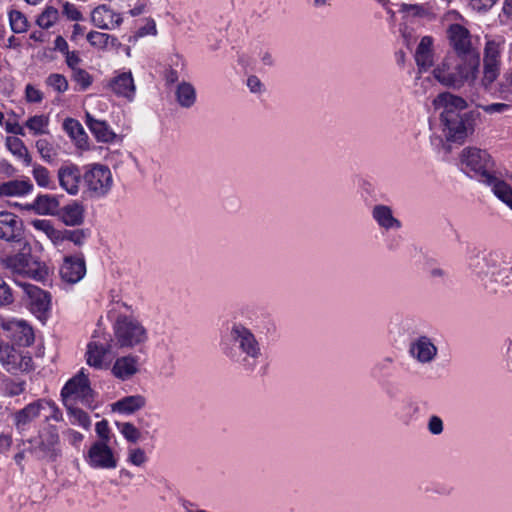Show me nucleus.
Wrapping results in <instances>:
<instances>
[{"instance_id": "nucleus-50", "label": "nucleus", "mask_w": 512, "mask_h": 512, "mask_svg": "<svg viewBox=\"0 0 512 512\" xmlns=\"http://www.w3.org/2000/svg\"><path fill=\"white\" fill-rule=\"evenodd\" d=\"M73 78L81 86L82 90L87 89L92 83L90 74L84 69L79 68L73 71Z\"/></svg>"}, {"instance_id": "nucleus-35", "label": "nucleus", "mask_w": 512, "mask_h": 512, "mask_svg": "<svg viewBox=\"0 0 512 512\" xmlns=\"http://www.w3.org/2000/svg\"><path fill=\"white\" fill-rule=\"evenodd\" d=\"M9 21L11 29L15 33L25 32L28 28V20L20 11L12 10L9 13Z\"/></svg>"}, {"instance_id": "nucleus-16", "label": "nucleus", "mask_w": 512, "mask_h": 512, "mask_svg": "<svg viewBox=\"0 0 512 512\" xmlns=\"http://www.w3.org/2000/svg\"><path fill=\"white\" fill-rule=\"evenodd\" d=\"M39 450L43 452L44 456L50 460H55L59 455V435L54 425L49 424L43 427L39 432Z\"/></svg>"}, {"instance_id": "nucleus-29", "label": "nucleus", "mask_w": 512, "mask_h": 512, "mask_svg": "<svg viewBox=\"0 0 512 512\" xmlns=\"http://www.w3.org/2000/svg\"><path fill=\"white\" fill-rule=\"evenodd\" d=\"M63 128L79 148L84 149L88 147V136L78 120L73 118L65 119Z\"/></svg>"}, {"instance_id": "nucleus-55", "label": "nucleus", "mask_w": 512, "mask_h": 512, "mask_svg": "<svg viewBox=\"0 0 512 512\" xmlns=\"http://www.w3.org/2000/svg\"><path fill=\"white\" fill-rule=\"evenodd\" d=\"M18 357L20 359L18 362L19 368L22 371L29 372L32 369V357L29 355V351L19 350Z\"/></svg>"}, {"instance_id": "nucleus-1", "label": "nucleus", "mask_w": 512, "mask_h": 512, "mask_svg": "<svg viewBox=\"0 0 512 512\" xmlns=\"http://www.w3.org/2000/svg\"><path fill=\"white\" fill-rule=\"evenodd\" d=\"M468 268L488 294L512 293V257L494 250L469 258Z\"/></svg>"}, {"instance_id": "nucleus-24", "label": "nucleus", "mask_w": 512, "mask_h": 512, "mask_svg": "<svg viewBox=\"0 0 512 512\" xmlns=\"http://www.w3.org/2000/svg\"><path fill=\"white\" fill-rule=\"evenodd\" d=\"M147 400L141 394L125 396L112 404V411L132 414L146 406Z\"/></svg>"}, {"instance_id": "nucleus-41", "label": "nucleus", "mask_w": 512, "mask_h": 512, "mask_svg": "<svg viewBox=\"0 0 512 512\" xmlns=\"http://www.w3.org/2000/svg\"><path fill=\"white\" fill-rule=\"evenodd\" d=\"M117 425L128 442L136 443L140 439L141 433L134 424L125 422L122 424L117 423Z\"/></svg>"}, {"instance_id": "nucleus-11", "label": "nucleus", "mask_w": 512, "mask_h": 512, "mask_svg": "<svg viewBox=\"0 0 512 512\" xmlns=\"http://www.w3.org/2000/svg\"><path fill=\"white\" fill-rule=\"evenodd\" d=\"M500 46L501 42L488 40L484 49V76L482 84L488 88L500 73Z\"/></svg>"}, {"instance_id": "nucleus-18", "label": "nucleus", "mask_w": 512, "mask_h": 512, "mask_svg": "<svg viewBox=\"0 0 512 512\" xmlns=\"http://www.w3.org/2000/svg\"><path fill=\"white\" fill-rule=\"evenodd\" d=\"M1 327L14 333V339L19 348H28L32 343V327L26 322L21 320L2 321Z\"/></svg>"}, {"instance_id": "nucleus-22", "label": "nucleus", "mask_w": 512, "mask_h": 512, "mask_svg": "<svg viewBox=\"0 0 512 512\" xmlns=\"http://www.w3.org/2000/svg\"><path fill=\"white\" fill-rule=\"evenodd\" d=\"M372 217L385 230L400 229L402 226L401 222L393 216L391 207L387 205H375L372 209Z\"/></svg>"}, {"instance_id": "nucleus-32", "label": "nucleus", "mask_w": 512, "mask_h": 512, "mask_svg": "<svg viewBox=\"0 0 512 512\" xmlns=\"http://www.w3.org/2000/svg\"><path fill=\"white\" fill-rule=\"evenodd\" d=\"M30 190L27 181L11 180L0 185V196H19Z\"/></svg>"}, {"instance_id": "nucleus-60", "label": "nucleus", "mask_w": 512, "mask_h": 512, "mask_svg": "<svg viewBox=\"0 0 512 512\" xmlns=\"http://www.w3.org/2000/svg\"><path fill=\"white\" fill-rule=\"evenodd\" d=\"M149 34H152V35H155L156 34V24L153 20H149L146 25H144L143 27L139 28L138 32H137V35L140 36V37H143L145 35H149Z\"/></svg>"}, {"instance_id": "nucleus-9", "label": "nucleus", "mask_w": 512, "mask_h": 512, "mask_svg": "<svg viewBox=\"0 0 512 512\" xmlns=\"http://www.w3.org/2000/svg\"><path fill=\"white\" fill-rule=\"evenodd\" d=\"M86 193L91 198H101L108 194L113 185L110 169L102 164H93L83 175Z\"/></svg>"}, {"instance_id": "nucleus-30", "label": "nucleus", "mask_w": 512, "mask_h": 512, "mask_svg": "<svg viewBox=\"0 0 512 512\" xmlns=\"http://www.w3.org/2000/svg\"><path fill=\"white\" fill-rule=\"evenodd\" d=\"M176 101L182 108H191L196 102V90L189 82H181L175 91Z\"/></svg>"}, {"instance_id": "nucleus-36", "label": "nucleus", "mask_w": 512, "mask_h": 512, "mask_svg": "<svg viewBox=\"0 0 512 512\" xmlns=\"http://www.w3.org/2000/svg\"><path fill=\"white\" fill-rule=\"evenodd\" d=\"M89 234L88 229L64 230L61 232L60 240H69L77 246H82Z\"/></svg>"}, {"instance_id": "nucleus-2", "label": "nucleus", "mask_w": 512, "mask_h": 512, "mask_svg": "<svg viewBox=\"0 0 512 512\" xmlns=\"http://www.w3.org/2000/svg\"><path fill=\"white\" fill-rule=\"evenodd\" d=\"M436 110H441L440 121L447 141L462 143L469 135L473 134L476 122L481 113L478 110H470L461 113L467 108V102L462 97L443 92L433 100Z\"/></svg>"}, {"instance_id": "nucleus-58", "label": "nucleus", "mask_w": 512, "mask_h": 512, "mask_svg": "<svg viewBox=\"0 0 512 512\" xmlns=\"http://www.w3.org/2000/svg\"><path fill=\"white\" fill-rule=\"evenodd\" d=\"M247 86L252 93H259L262 91L263 84L257 76L251 75L247 79Z\"/></svg>"}, {"instance_id": "nucleus-27", "label": "nucleus", "mask_w": 512, "mask_h": 512, "mask_svg": "<svg viewBox=\"0 0 512 512\" xmlns=\"http://www.w3.org/2000/svg\"><path fill=\"white\" fill-rule=\"evenodd\" d=\"M60 202L57 196L49 194H39L34 199V213L40 215H58Z\"/></svg>"}, {"instance_id": "nucleus-5", "label": "nucleus", "mask_w": 512, "mask_h": 512, "mask_svg": "<svg viewBox=\"0 0 512 512\" xmlns=\"http://www.w3.org/2000/svg\"><path fill=\"white\" fill-rule=\"evenodd\" d=\"M113 332L120 348H134L148 340L146 328L131 315L119 314L113 323Z\"/></svg>"}, {"instance_id": "nucleus-3", "label": "nucleus", "mask_w": 512, "mask_h": 512, "mask_svg": "<svg viewBox=\"0 0 512 512\" xmlns=\"http://www.w3.org/2000/svg\"><path fill=\"white\" fill-rule=\"evenodd\" d=\"M463 171L491 187L494 195L512 209V188L496 175L495 164L489 153L475 147L463 149L460 155Z\"/></svg>"}, {"instance_id": "nucleus-42", "label": "nucleus", "mask_w": 512, "mask_h": 512, "mask_svg": "<svg viewBox=\"0 0 512 512\" xmlns=\"http://www.w3.org/2000/svg\"><path fill=\"white\" fill-rule=\"evenodd\" d=\"M68 414L74 418L73 423L79 424L84 429H88L91 425L90 418L86 412L76 407H68Z\"/></svg>"}, {"instance_id": "nucleus-38", "label": "nucleus", "mask_w": 512, "mask_h": 512, "mask_svg": "<svg viewBox=\"0 0 512 512\" xmlns=\"http://www.w3.org/2000/svg\"><path fill=\"white\" fill-rule=\"evenodd\" d=\"M34 179L37 184L43 188H54V182L50 177L49 171L43 166L34 165Z\"/></svg>"}, {"instance_id": "nucleus-17", "label": "nucleus", "mask_w": 512, "mask_h": 512, "mask_svg": "<svg viewBox=\"0 0 512 512\" xmlns=\"http://www.w3.org/2000/svg\"><path fill=\"white\" fill-rule=\"evenodd\" d=\"M82 178L80 169L74 164L62 166L58 170L59 184L70 195H76L79 192Z\"/></svg>"}, {"instance_id": "nucleus-56", "label": "nucleus", "mask_w": 512, "mask_h": 512, "mask_svg": "<svg viewBox=\"0 0 512 512\" xmlns=\"http://www.w3.org/2000/svg\"><path fill=\"white\" fill-rule=\"evenodd\" d=\"M95 430H96V433L98 434V436L101 438L100 442L108 443V441L110 440V436H109L110 429L108 426V422L106 420H101V421L97 422L96 426H95Z\"/></svg>"}, {"instance_id": "nucleus-40", "label": "nucleus", "mask_w": 512, "mask_h": 512, "mask_svg": "<svg viewBox=\"0 0 512 512\" xmlns=\"http://www.w3.org/2000/svg\"><path fill=\"white\" fill-rule=\"evenodd\" d=\"M36 147L42 159L51 162L56 156L53 145L47 139H40L36 142Z\"/></svg>"}, {"instance_id": "nucleus-13", "label": "nucleus", "mask_w": 512, "mask_h": 512, "mask_svg": "<svg viewBox=\"0 0 512 512\" xmlns=\"http://www.w3.org/2000/svg\"><path fill=\"white\" fill-rule=\"evenodd\" d=\"M88 464L95 469H114L117 460L112 449L105 442H94L87 454Z\"/></svg>"}, {"instance_id": "nucleus-23", "label": "nucleus", "mask_w": 512, "mask_h": 512, "mask_svg": "<svg viewBox=\"0 0 512 512\" xmlns=\"http://www.w3.org/2000/svg\"><path fill=\"white\" fill-rule=\"evenodd\" d=\"M111 345L107 342L92 341L87 346L86 360L91 367L101 369L105 356L110 352Z\"/></svg>"}, {"instance_id": "nucleus-34", "label": "nucleus", "mask_w": 512, "mask_h": 512, "mask_svg": "<svg viewBox=\"0 0 512 512\" xmlns=\"http://www.w3.org/2000/svg\"><path fill=\"white\" fill-rule=\"evenodd\" d=\"M34 229L45 233L53 243L58 242L61 238V231L56 230L49 220H34Z\"/></svg>"}, {"instance_id": "nucleus-12", "label": "nucleus", "mask_w": 512, "mask_h": 512, "mask_svg": "<svg viewBox=\"0 0 512 512\" xmlns=\"http://www.w3.org/2000/svg\"><path fill=\"white\" fill-rule=\"evenodd\" d=\"M408 353L416 362L426 365L435 360L438 348L430 337L420 335L409 342Z\"/></svg>"}, {"instance_id": "nucleus-59", "label": "nucleus", "mask_w": 512, "mask_h": 512, "mask_svg": "<svg viewBox=\"0 0 512 512\" xmlns=\"http://www.w3.org/2000/svg\"><path fill=\"white\" fill-rule=\"evenodd\" d=\"M66 54V63L67 65L73 70L75 71L78 66V64L80 63V58L78 56V54L75 52V51H68Z\"/></svg>"}, {"instance_id": "nucleus-31", "label": "nucleus", "mask_w": 512, "mask_h": 512, "mask_svg": "<svg viewBox=\"0 0 512 512\" xmlns=\"http://www.w3.org/2000/svg\"><path fill=\"white\" fill-rule=\"evenodd\" d=\"M114 16L115 12L106 5H100L92 11L91 21L99 29L109 30L112 29L111 25H109V20H112Z\"/></svg>"}, {"instance_id": "nucleus-26", "label": "nucleus", "mask_w": 512, "mask_h": 512, "mask_svg": "<svg viewBox=\"0 0 512 512\" xmlns=\"http://www.w3.org/2000/svg\"><path fill=\"white\" fill-rule=\"evenodd\" d=\"M84 211V206L81 203L73 201L60 208L58 215L65 225L79 226L84 222Z\"/></svg>"}, {"instance_id": "nucleus-25", "label": "nucleus", "mask_w": 512, "mask_h": 512, "mask_svg": "<svg viewBox=\"0 0 512 512\" xmlns=\"http://www.w3.org/2000/svg\"><path fill=\"white\" fill-rule=\"evenodd\" d=\"M34 418H38L43 422L51 420L58 422L62 419V413L54 402L38 400L34 402Z\"/></svg>"}, {"instance_id": "nucleus-51", "label": "nucleus", "mask_w": 512, "mask_h": 512, "mask_svg": "<svg viewBox=\"0 0 512 512\" xmlns=\"http://www.w3.org/2000/svg\"><path fill=\"white\" fill-rule=\"evenodd\" d=\"M13 302V295L10 287L0 277V307L8 306Z\"/></svg>"}, {"instance_id": "nucleus-6", "label": "nucleus", "mask_w": 512, "mask_h": 512, "mask_svg": "<svg viewBox=\"0 0 512 512\" xmlns=\"http://www.w3.org/2000/svg\"><path fill=\"white\" fill-rule=\"evenodd\" d=\"M450 45L453 47L460 61L468 64V69H478L480 55L472 47L471 35L468 29L460 24H452L447 30Z\"/></svg>"}, {"instance_id": "nucleus-20", "label": "nucleus", "mask_w": 512, "mask_h": 512, "mask_svg": "<svg viewBox=\"0 0 512 512\" xmlns=\"http://www.w3.org/2000/svg\"><path fill=\"white\" fill-rule=\"evenodd\" d=\"M110 87L116 95L125 97L129 101L133 100L136 87L131 72H123L114 77Z\"/></svg>"}, {"instance_id": "nucleus-33", "label": "nucleus", "mask_w": 512, "mask_h": 512, "mask_svg": "<svg viewBox=\"0 0 512 512\" xmlns=\"http://www.w3.org/2000/svg\"><path fill=\"white\" fill-rule=\"evenodd\" d=\"M16 429L20 434L28 431L32 421V404H28L15 414L14 417Z\"/></svg>"}, {"instance_id": "nucleus-19", "label": "nucleus", "mask_w": 512, "mask_h": 512, "mask_svg": "<svg viewBox=\"0 0 512 512\" xmlns=\"http://www.w3.org/2000/svg\"><path fill=\"white\" fill-rule=\"evenodd\" d=\"M111 372L114 377L122 381L132 378L139 372L138 356L130 354L117 358L112 366Z\"/></svg>"}, {"instance_id": "nucleus-45", "label": "nucleus", "mask_w": 512, "mask_h": 512, "mask_svg": "<svg viewBox=\"0 0 512 512\" xmlns=\"http://www.w3.org/2000/svg\"><path fill=\"white\" fill-rule=\"evenodd\" d=\"M51 270L42 262L34 260V281H41L43 283L50 280Z\"/></svg>"}, {"instance_id": "nucleus-61", "label": "nucleus", "mask_w": 512, "mask_h": 512, "mask_svg": "<svg viewBox=\"0 0 512 512\" xmlns=\"http://www.w3.org/2000/svg\"><path fill=\"white\" fill-rule=\"evenodd\" d=\"M432 44H433L432 37L424 36L420 40V43L418 44L416 51H421V52H424V53L425 52H432Z\"/></svg>"}, {"instance_id": "nucleus-14", "label": "nucleus", "mask_w": 512, "mask_h": 512, "mask_svg": "<svg viewBox=\"0 0 512 512\" xmlns=\"http://www.w3.org/2000/svg\"><path fill=\"white\" fill-rule=\"evenodd\" d=\"M23 223L14 214L0 212V239L18 242L23 236Z\"/></svg>"}, {"instance_id": "nucleus-54", "label": "nucleus", "mask_w": 512, "mask_h": 512, "mask_svg": "<svg viewBox=\"0 0 512 512\" xmlns=\"http://www.w3.org/2000/svg\"><path fill=\"white\" fill-rule=\"evenodd\" d=\"M428 430L433 435H440L443 432V421L439 416L432 415L428 420Z\"/></svg>"}, {"instance_id": "nucleus-28", "label": "nucleus", "mask_w": 512, "mask_h": 512, "mask_svg": "<svg viewBox=\"0 0 512 512\" xmlns=\"http://www.w3.org/2000/svg\"><path fill=\"white\" fill-rule=\"evenodd\" d=\"M86 124L99 142H111L116 136L105 121L95 119L89 113H86Z\"/></svg>"}, {"instance_id": "nucleus-57", "label": "nucleus", "mask_w": 512, "mask_h": 512, "mask_svg": "<svg viewBox=\"0 0 512 512\" xmlns=\"http://www.w3.org/2000/svg\"><path fill=\"white\" fill-rule=\"evenodd\" d=\"M497 0H470V5L477 11L491 8Z\"/></svg>"}, {"instance_id": "nucleus-7", "label": "nucleus", "mask_w": 512, "mask_h": 512, "mask_svg": "<svg viewBox=\"0 0 512 512\" xmlns=\"http://www.w3.org/2000/svg\"><path fill=\"white\" fill-rule=\"evenodd\" d=\"M478 69H468V64L458 60L453 64L451 58L445 59L441 65L433 70L434 77L448 87H460L464 81L475 79Z\"/></svg>"}, {"instance_id": "nucleus-4", "label": "nucleus", "mask_w": 512, "mask_h": 512, "mask_svg": "<svg viewBox=\"0 0 512 512\" xmlns=\"http://www.w3.org/2000/svg\"><path fill=\"white\" fill-rule=\"evenodd\" d=\"M224 354L246 371H254L262 362L264 352L256 335L244 324H232L228 339L223 343Z\"/></svg>"}, {"instance_id": "nucleus-63", "label": "nucleus", "mask_w": 512, "mask_h": 512, "mask_svg": "<svg viewBox=\"0 0 512 512\" xmlns=\"http://www.w3.org/2000/svg\"><path fill=\"white\" fill-rule=\"evenodd\" d=\"M403 10L413 14L414 16H422L425 12V9L417 4H404Z\"/></svg>"}, {"instance_id": "nucleus-10", "label": "nucleus", "mask_w": 512, "mask_h": 512, "mask_svg": "<svg viewBox=\"0 0 512 512\" xmlns=\"http://www.w3.org/2000/svg\"><path fill=\"white\" fill-rule=\"evenodd\" d=\"M61 396L64 401L73 398L88 408H94V391L90 387L89 378L83 370L67 381L62 388Z\"/></svg>"}, {"instance_id": "nucleus-15", "label": "nucleus", "mask_w": 512, "mask_h": 512, "mask_svg": "<svg viewBox=\"0 0 512 512\" xmlns=\"http://www.w3.org/2000/svg\"><path fill=\"white\" fill-rule=\"evenodd\" d=\"M86 274V264L83 257L66 256L60 268L61 278L70 284L79 282Z\"/></svg>"}, {"instance_id": "nucleus-49", "label": "nucleus", "mask_w": 512, "mask_h": 512, "mask_svg": "<svg viewBox=\"0 0 512 512\" xmlns=\"http://www.w3.org/2000/svg\"><path fill=\"white\" fill-rule=\"evenodd\" d=\"M128 461L135 465L141 466L147 461V456L142 448L130 449L128 453Z\"/></svg>"}, {"instance_id": "nucleus-62", "label": "nucleus", "mask_w": 512, "mask_h": 512, "mask_svg": "<svg viewBox=\"0 0 512 512\" xmlns=\"http://www.w3.org/2000/svg\"><path fill=\"white\" fill-rule=\"evenodd\" d=\"M429 273L433 279H438L440 282H444L448 278L447 271L440 267L432 268Z\"/></svg>"}, {"instance_id": "nucleus-46", "label": "nucleus", "mask_w": 512, "mask_h": 512, "mask_svg": "<svg viewBox=\"0 0 512 512\" xmlns=\"http://www.w3.org/2000/svg\"><path fill=\"white\" fill-rule=\"evenodd\" d=\"M8 149L15 155H27V148L23 145L22 141L16 136H10L6 139Z\"/></svg>"}, {"instance_id": "nucleus-21", "label": "nucleus", "mask_w": 512, "mask_h": 512, "mask_svg": "<svg viewBox=\"0 0 512 512\" xmlns=\"http://www.w3.org/2000/svg\"><path fill=\"white\" fill-rule=\"evenodd\" d=\"M52 296L48 291L34 286V314L45 324L50 315Z\"/></svg>"}, {"instance_id": "nucleus-52", "label": "nucleus", "mask_w": 512, "mask_h": 512, "mask_svg": "<svg viewBox=\"0 0 512 512\" xmlns=\"http://www.w3.org/2000/svg\"><path fill=\"white\" fill-rule=\"evenodd\" d=\"M49 118L45 115L34 116V134L48 133Z\"/></svg>"}, {"instance_id": "nucleus-64", "label": "nucleus", "mask_w": 512, "mask_h": 512, "mask_svg": "<svg viewBox=\"0 0 512 512\" xmlns=\"http://www.w3.org/2000/svg\"><path fill=\"white\" fill-rule=\"evenodd\" d=\"M5 129L7 132L15 135L20 134L22 131V127L17 122L11 120L5 122Z\"/></svg>"}, {"instance_id": "nucleus-48", "label": "nucleus", "mask_w": 512, "mask_h": 512, "mask_svg": "<svg viewBox=\"0 0 512 512\" xmlns=\"http://www.w3.org/2000/svg\"><path fill=\"white\" fill-rule=\"evenodd\" d=\"M415 61L420 70L426 71L433 64V54L432 52H415Z\"/></svg>"}, {"instance_id": "nucleus-47", "label": "nucleus", "mask_w": 512, "mask_h": 512, "mask_svg": "<svg viewBox=\"0 0 512 512\" xmlns=\"http://www.w3.org/2000/svg\"><path fill=\"white\" fill-rule=\"evenodd\" d=\"M476 107L481 108L484 112L488 114H503L511 109V105L506 103H492L487 105L476 103Z\"/></svg>"}, {"instance_id": "nucleus-44", "label": "nucleus", "mask_w": 512, "mask_h": 512, "mask_svg": "<svg viewBox=\"0 0 512 512\" xmlns=\"http://www.w3.org/2000/svg\"><path fill=\"white\" fill-rule=\"evenodd\" d=\"M46 83L48 86L52 87L54 90L60 93H63L68 89V81L61 74H51L47 78Z\"/></svg>"}, {"instance_id": "nucleus-37", "label": "nucleus", "mask_w": 512, "mask_h": 512, "mask_svg": "<svg viewBox=\"0 0 512 512\" xmlns=\"http://www.w3.org/2000/svg\"><path fill=\"white\" fill-rule=\"evenodd\" d=\"M58 19V10L54 7H47L36 20L37 25L42 28L51 27Z\"/></svg>"}, {"instance_id": "nucleus-39", "label": "nucleus", "mask_w": 512, "mask_h": 512, "mask_svg": "<svg viewBox=\"0 0 512 512\" xmlns=\"http://www.w3.org/2000/svg\"><path fill=\"white\" fill-rule=\"evenodd\" d=\"M87 41L93 47H96L101 50L108 49L107 41L110 39V35L107 33H102L98 31H91L87 34Z\"/></svg>"}, {"instance_id": "nucleus-43", "label": "nucleus", "mask_w": 512, "mask_h": 512, "mask_svg": "<svg viewBox=\"0 0 512 512\" xmlns=\"http://www.w3.org/2000/svg\"><path fill=\"white\" fill-rule=\"evenodd\" d=\"M16 360V351L0 338V362L3 364H10L15 363Z\"/></svg>"}, {"instance_id": "nucleus-53", "label": "nucleus", "mask_w": 512, "mask_h": 512, "mask_svg": "<svg viewBox=\"0 0 512 512\" xmlns=\"http://www.w3.org/2000/svg\"><path fill=\"white\" fill-rule=\"evenodd\" d=\"M63 14L72 21H79L82 19L81 12L77 9L74 4L65 2L63 4Z\"/></svg>"}, {"instance_id": "nucleus-8", "label": "nucleus", "mask_w": 512, "mask_h": 512, "mask_svg": "<svg viewBox=\"0 0 512 512\" xmlns=\"http://www.w3.org/2000/svg\"><path fill=\"white\" fill-rule=\"evenodd\" d=\"M31 253L32 248L26 243L21 252L6 259V267L11 270L15 283L23 287L29 297H32V285L29 282L32 278Z\"/></svg>"}]
</instances>
